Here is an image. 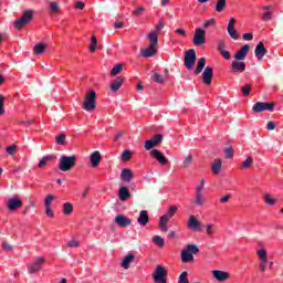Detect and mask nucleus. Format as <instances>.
I'll return each instance as SVG.
<instances>
[{"label":"nucleus","instance_id":"f257e3e1","mask_svg":"<svg viewBox=\"0 0 283 283\" xmlns=\"http://www.w3.org/2000/svg\"><path fill=\"white\" fill-rule=\"evenodd\" d=\"M200 253V248L197 244H187L186 249L181 251V262L187 264L193 262V255Z\"/></svg>","mask_w":283,"mask_h":283},{"label":"nucleus","instance_id":"f03ea898","mask_svg":"<svg viewBox=\"0 0 283 283\" xmlns=\"http://www.w3.org/2000/svg\"><path fill=\"white\" fill-rule=\"evenodd\" d=\"M76 160H77L76 155H72V156L61 155L60 164H59L60 171H70L71 169H74V167H76Z\"/></svg>","mask_w":283,"mask_h":283},{"label":"nucleus","instance_id":"7ed1b4c3","mask_svg":"<svg viewBox=\"0 0 283 283\" xmlns=\"http://www.w3.org/2000/svg\"><path fill=\"white\" fill-rule=\"evenodd\" d=\"M176 211H178V207L171 206L168 211L160 217L159 219V229L164 232L167 233L169 231V228H167V223L169 222V219L176 216Z\"/></svg>","mask_w":283,"mask_h":283},{"label":"nucleus","instance_id":"20e7f679","mask_svg":"<svg viewBox=\"0 0 283 283\" xmlns=\"http://www.w3.org/2000/svg\"><path fill=\"white\" fill-rule=\"evenodd\" d=\"M82 109L85 112H94V109H96V92L94 90H91L86 94Z\"/></svg>","mask_w":283,"mask_h":283},{"label":"nucleus","instance_id":"39448f33","mask_svg":"<svg viewBox=\"0 0 283 283\" xmlns=\"http://www.w3.org/2000/svg\"><path fill=\"white\" fill-rule=\"evenodd\" d=\"M167 269L163 265H157L153 272V280L155 283H167Z\"/></svg>","mask_w":283,"mask_h":283},{"label":"nucleus","instance_id":"423d86ee","mask_svg":"<svg viewBox=\"0 0 283 283\" xmlns=\"http://www.w3.org/2000/svg\"><path fill=\"white\" fill-rule=\"evenodd\" d=\"M192 43L197 48H200V45H205V43H207V31L205 29L197 28L195 30Z\"/></svg>","mask_w":283,"mask_h":283},{"label":"nucleus","instance_id":"0eeeda50","mask_svg":"<svg viewBox=\"0 0 283 283\" xmlns=\"http://www.w3.org/2000/svg\"><path fill=\"white\" fill-rule=\"evenodd\" d=\"M43 264H45V259L43 256H39L35 261L27 264V270L29 275H34V273H39L41 269H43Z\"/></svg>","mask_w":283,"mask_h":283},{"label":"nucleus","instance_id":"6e6552de","mask_svg":"<svg viewBox=\"0 0 283 283\" xmlns=\"http://www.w3.org/2000/svg\"><path fill=\"white\" fill-rule=\"evenodd\" d=\"M33 12L34 11H32V10L24 11L23 17H21L20 19H17L13 22L17 30H22L24 25H28V23H30V21H32Z\"/></svg>","mask_w":283,"mask_h":283},{"label":"nucleus","instance_id":"1a4fd4ad","mask_svg":"<svg viewBox=\"0 0 283 283\" xmlns=\"http://www.w3.org/2000/svg\"><path fill=\"white\" fill-rule=\"evenodd\" d=\"M256 255L259 258V269L261 273H264L266 271V264H269V254L265 249H260L256 251Z\"/></svg>","mask_w":283,"mask_h":283},{"label":"nucleus","instance_id":"9d476101","mask_svg":"<svg viewBox=\"0 0 283 283\" xmlns=\"http://www.w3.org/2000/svg\"><path fill=\"white\" fill-rule=\"evenodd\" d=\"M196 50L190 49L188 51H186V55H185V66L187 70H193L195 65H196Z\"/></svg>","mask_w":283,"mask_h":283},{"label":"nucleus","instance_id":"9b49d317","mask_svg":"<svg viewBox=\"0 0 283 283\" xmlns=\"http://www.w3.org/2000/svg\"><path fill=\"white\" fill-rule=\"evenodd\" d=\"M255 114H260V112H273L275 109V104L266 103V102H258L252 107Z\"/></svg>","mask_w":283,"mask_h":283},{"label":"nucleus","instance_id":"f8f14e48","mask_svg":"<svg viewBox=\"0 0 283 283\" xmlns=\"http://www.w3.org/2000/svg\"><path fill=\"white\" fill-rule=\"evenodd\" d=\"M247 71V63L242 60H234L231 63V72L232 74H242V72Z\"/></svg>","mask_w":283,"mask_h":283},{"label":"nucleus","instance_id":"ddd939ff","mask_svg":"<svg viewBox=\"0 0 283 283\" xmlns=\"http://www.w3.org/2000/svg\"><path fill=\"white\" fill-rule=\"evenodd\" d=\"M23 207V201L17 197L9 198L7 200V208L9 211H17V209H21Z\"/></svg>","mask_w":283,"mask_h":283},{"label":"nucleus","instance_id":"4468645a","mask_svg":"<svg viewBox=\"0 0 283 283\" xmlns=\"http://www.w3.org/2000/svg\"><path fill=\"white\" fill-rule=\"evenodd\" d=\"M115 224L122 229H125L127 227H132V219L127 218L125 214H117L115 217Z\"/></svg>","mask_w":283,"mask_h":283},{"label":"nucleus","instance_id":"2eb2a0df","mask_svg":"<svg viewBox=\"0 0 283 283\" xmlns=\"http://www.w3.org/2000/svg\"><path fill=\"white\" fill-rule=\"evenodd\" d=\"M188 229H190V231H202V223L196 216L191 214L188 220Z\"/></svg>","mask_w":283,"mask_h":283},{"label":"nucleus","instance_id":"dca6fc26","mask_svg":"<svg viewBox=\"0 0 283 283\" xmlns=\"http://www.w3.org/2000/svg\"><path fill=\"white\" fill-rule=\"evenodd\" d=\"M150 156L151 158H155V160H157V163H159V165H161L163 167H165V165L169 163V159H167V157H165V155H163L158 149H151Z\"/></svg>","mask_w":283,"mask_h":283},{"label":"nucleus","instance_id":"f3484780","mask_svg":"<svg viewBox=\"0 0 283 283\" xmlns=\"http://www.w3.org/2000/svg\"><path fill=\"white\" fill-rule=\"evenodd\" d=\"M228 34L234 41H238V31H235V18H231L228 22Z\"/></svg>","mask_w":283,"mask_h":283},{"label":"nucleus","instance_id":"a211bd4d","mask_svg":"<svg viewBox=\"0 0 283 283\" xmlns=\"http://www.w3.org/2000/svg\"><path fill=\"white\" fill-rule=\"evenodd\" d=\"M249 50H251L249 44H244L243 46H241V49L234 54V60L244 61L247 59V55L249 54Z\"/></svg>","mask_w":283,"mask_h":283},{"label":"nucleus","instance_id":"6ab92c4d","mask_svg":"<svg viewBox=\"0 0 283 283\" xmlns=\"http://www.w3.org/2000/svg\"><path fill=\"white\" fill-rule=\"evenodd\" d=\"M202 81H203L205 85H211V81H213V69L207 66L203 70Z\"/></svg>","mask_w":283,"mask_h":283},{"label":"nucleus","instance_id":"aec40b11","mask_svg":"<svg viewBox=\"0 0 283 283\" xmlns=\"http://www.w3.org/2000/svg\"><path fill=\"white\" fill-rule=\"evenodd\" d=\"M212 277H214V280H217V282H227V280H229V272L213 270Z\"/></svg>","mask_w":283,"mask_h":283},{"label":"nucleus","instance_id":"412c9836","mask_svg":"<svg viewBox=\"0 0 283 283\" xmlns=\"http://www.w3.org/2000/svg\"><path fill=\"white\" fill-rule=\"evenodd\" d=\"M119 178L123 182H132L134 179V172L129 168H124L119 175Z\"/></svg>","mask_w":283,"mask_h":283},{"label":"nucleus","instance_id":"4be33fe9","mask_svg":"<svg viewBox=\"0 0 283 283\" xmlns=\"http://www.w3.org/2000/svg\"><path fill=\"white\" fill-rule=\"evenodd\" d=\"M266 48H264V43L259 42L255 46L254 54L258 59V61H262L264 59V55L266 54Z\"/></svg>","mask_w":283,"mask_h":283},{"label":"nucleus","instance_id":"5701e85b","mask_svg":"<svg viewBox=\"0 0 283 283\" xmlns=\"http://www.w3.org/2000/svg\"><path fill=\"white\" fill-rule=\"evenodd\" d=\"M132 198V192H129V189L127 187H120L118 190V199L120 202H126V200H129Z\"/></svg>","mask_w":283,"mask_h":283},{"label":"nucleus","instance_id":"b1692460","mask_svg":"<svg viewBox=\"0 0 283 283\" xmlns=\"http://www.w3.org/2000/svg\"><path fill=\"white\" fill-rule=\"evenodd\" d=\"M137 222L138 224H140V227H147V224H149V213L147 212V210H142L139 212Z\"/></svg>","mask_w":283,"mask_h":283},{"label":"nucleus","instance_id":"393cba45","mask_svg":"<svg viewBox=\"0 0 283 283\" xmlns=\"http://www.w3.org/2000/svg\"><path fill=\"white\" fill-rule=\"evenodd\" d=\"M134 260H136V255H134L133 253L127 254L120 263L122 269H125V271H127V269L132 266V262H134Z\"/></svg>","mask_w":283,"mask_h":283},{"label":"nucleus","instance_id":"a878e982","mask_svg":"<svg viewBox=\"0 0 283 283\" xmlns=\"http://www.w3.org/2000/svg\"><path fill=\"white\" fill-rule=\"evenodd\" d=\"M101 151L95 150L91 154L90 160L92 167H98L101 165Z\"/></svg>","mask_w":283,"mask_h":283},{"label":"nucleus","instance_id":"bb28decb","mask_svg":"<svg viewBox=\"0 0 283 283\" xmlns=\"http://www.w3.org/2000/svg\"><path fill=\"white\" fill-rule=\"evenodd\" d=\"M125 82V78L123 76H118L109 86L111 92H118L120 87H123V83Z\"/></svg>","mask_w":283,"mask_h":283},{"label":"nucleus","instance_id":"cd10ccee","mask_svg":"<svg viewBox=\"0 0 283 283\" xmlns=\"http://www.w3.org/2000/svg\"><path fill=\"white\" fill-rule=\"evenodd\" d=\"M156 54H158V50H156V46H148L142 51V56L146 59L156 56Z\"/></svg>","mask_w":283,"mask_h":283},{"label":"nucleus","instance_id":"c85d7f7f","mask_svg":"<svg viewBox=\"0 0 283 283\" xmlns=\"http://www.w3.org/2000/svg\"><path fill=\"white\" fill-rule=\"evenodd\" d=\"M211 169H212V174H214V176H218V174H220V170L222 169V160L214 159V161L212 163Z\"/></svg>","mask_w":283,"mask_h":283},{"label":"nucleus","instance_id":"c756f323","mask_svg":"<svg viewBox=\"0 0 283 283\" xmlns=\"http://www.w3.org/2000/svg\"><path fill=\"white\" fill-rule=\"evenodd\" d=\"M48 50V44L45 43H38L33 46V54H43Z\"/></svg>","mask_w":283,"mask_h":283},{"label":"nucleus","instance_id":"7c9ffc66","mask_svg":"<svg viewBox=\"0 0 283 283\" xmlns=\"http://www.w3.org/2000/svg\"><path fill=\"white\" fill-rule=\"evenodd\" d=\"M205 65H207V59L201 57L199 59L198 63H197V69L195 70V74H201L202 70H205Z\"/></svg>","mask_w":283,"mask_h":283},{"label":"nucleus","instance_id":"2f4dec72","mask_svg":"<svg viewBox=\"0 0 283 283\" xmlns=\"http://www.w3.org/2000/svg\"><path fill=\"white\" fill-rule=\"evenodd\" d=\"M195 205H196V207L205 206V193L196 192Z\"/></svg>","mask_w":283,"mask_h":283},{"label":"nucleus","instance_id":"473e14b6","mask_svg":"<svg viewBox=\"0 0 283 283\" xmlns=\"http://www.w3.org/2000/svg\"><path fill=\"white\" fill-rule=\"evenodd\" d=\"M149 46L156 48L158 45V35L154 32L148 33Z\"/></svg>","mask_w":283,"mask_h":283},{"label":"nucleus","instance_id":"72a5a7b5","mask_svg":"<svg viewBox=\"0 0 283 283\" xmlns=\"http://www.w3.org/2000/svg\"><path fill=\"white\" fill-rule=\"evenodd\" d=\"M49 8L52 14H59L61 12V9L59 8V2L56 1L49 2Z\"/></svg>","mask_w":283,"mask_h":283},{"label":"nucleus","instance_id":"f704fd0d","mask_svg":"<svg viewBox=\"0 0 283 283\" xmlns=\"http://www.w3.org/2000/svg\"><path fill=\"white\" fill-rule=\"evenodd\" d=\"M227 8V0H218L214 7L216 12H224Z\"/></svg>","mask_w":283,"mask_h":283},{"label":"nucleus","instance_id":"c9c22d12","mask_svg":"<svg viewBox=\"0 0 283 283\" xmlns=\"http://www.w3.org/2000/svg\"><path fill=\"white\" fill-rule=\"evenodd\" d=\"M153 242L156 247H159V249H163V247H165V239H163V237L160 235H154Z\"/></svg>","mask_w":283,"mask_h":283},{"label":"nucleus","instance_id":"e433bc0d","mask_svg":"<svg viewBox=\"0 0 283 283\" xmlns=\"http://www.w3.org/2000/svg\"><path fill=\"white\" fill-rule=\"evenodd\" d=\"M72 211H74V206L71 202H65L63 205L64 216H71Z\"/></svg>","mask_w":283,"mask_h":283},{"label":"nucleus","instance_id":"4c0bfd02","mask_svg":"<svg viewBox=\"0 0 283 283\" xmlns=\"http://www.w3.org/2000/svg\"><path fill=\"white\" fill-rule=\"evenodd\" d=\"M263 200L269 207H274L275 205V199H273V196H271V193H265L263 196Z\"/></svg>","mask_w":283,"mask_h":283},{"label":"nucleus","instance_id":"58836bf2","mask_svg":"<svg viewBox=\"0 0 283 283\" xmlns=\"http://www.w3.org/2000/svg\"><path fill=\"white\" fill-rule=\"evenodd\" d=\"M53 158H54V156H52V155H46V156L42 157L38 167H40V168L45 167V165H48L49 160H53Z\"/></svg>","mask_w":283,"mask_h":283},{"label":"nucleus","instance_id":"ea45409f","mask_svg":"<svg viewBox=\"0 0 283 283\" xmlns=\"http://www.w3.org/2000/svg\"><path fill=\"white\" fill-rule=\"evenodd\" d=\"M252 166H253L252 157H247V159L241 165L242 169H250V167H252Z\"/></svg>","mask_w":283,"mask_h":283},{"label":"nucleus","instance_id":"a19ab883","mask_svg":"<svg viewBox=\"0 0 283 283\" xmlns=\"http://www.w3.org/2000/svg\"><path fill=\"white\" fill-rule=\"evenodd\" d=\"M120 72H123V64H116L111 71V76H116Z\"/></svg>","mask_w":283,"mask_h":283},{"label":"nucleus","instance_id":"79ce46f5","mask_svg":"<svg viewBox=\"0 0 283 283\" xmlns=\"http://www.w3.org/2000/svg\"><path fill=\"white\" fill-rule=\"evenodd\" d=\"M154 83H165V77L158 73H154L153 76H151Z\"/></svg>","mask_w":283,"mask_h":283},{"label":"nucleus","instance_id":"37998d69","mask_svg":"<svg viewBox=\"0 0 283 283\" xmlns=\"http://www.w3.org/2000/svg\"><path fill=\"white\" fill-rule=\"evenodd\" d=\"M205 185H207V180L201 179L200 184L196 187V193H203L202 191H205Z\"/></svg>","mask_w":283,"mask_h":283},{"label":"nucleus","instance_id":"c03bdc74","mask_svg":"<svg viewBox=\"0 0 283 283\" xmlns=\"http://www.w3.org/2000/svg\"><path fill=\"white\" fill-rule=\"evenodd\" d=\"M130 158H132V151L124 150L122 156H120L122 163H127V160H129Z\"/></svg>","mask_w":283,"mask_h":283},{"label":"nucleus","instance_id":"a18cd8bd","mask_svg":"<svg viewBox=\"0 0 283 283\" xmlns=\"http://www.w3.org/2000/svg\"><path fill=\"white\" fill-rule=\"evenodd\" d=\"M96 45H98V41L96 40V35H93L91 38L90 52H96Z\"/></svg>","mask_w":283,"mask_h":283},{"label":"nucleus","instance_id":"49530a36","mask_svg":"<svg viewBox=\"0 0 283 283\" xmlns=\"http://www.w3.org/2000/svg\"><path fill=\"white\" fill-rule=\"evenodd\" d=\"M191 163H193V157L191 155H188L182 163V167L187 169L188 167H190Z\"/></svg>","mask_w":283,"mask_h":283},{"label":"nucleus","instance_id":"de8ad7c7","mask_svg":"<svg viewBox=\"0 0 283 283\" xmlns=\"http://www.w3.org/2000/svg\"><path fill=\"white\" fill-rule=\"evenodd\" d=\"M52 200H54V196L48 195L44 199V206L45 208L52 207Z\"/></svg>","mask_w":283,"mask_h":283},{"label":"nucleus","instance_id":"09e8293b","mask_svg":"<svg viewBox=\"0 0 283 283\" xmlns=\"http://www.w3.org/2000/svg\"><path fill=\"white\" fill-rule=\"evenodd\" d=\"M187 275V272H182L179 275L178 283H189V277Z\"/></svg>","mask_w":283,"mask_h":283},{"label":"nucleus","instance_id":"8fccbe9b","mask_svg":"<svg viewBox=\"0 0 283 283\" xmlns=\"http://www.w3.org/2000/svg\"><path fill=\"white\" fill-rule=\"evenodd\" d=\"M262 21H271L273 19V12L266 11L261 17Z\"/></svg>","mask_w":283,"mask_h":283},{"label":"nucleus","instance_id":"3c124183","mask_svg":"<svg viewBox=\"0 0 283 283\" xmlns=\"http://www.w3.org/2000/svg\"><path fill=\"white\" fill-rule=\"evenodd\" d=\"M143 12H145V7H137L133 11V17H140V14H143Z\"/></svg>","mask_w":283,"mask_h":283},{"label":"nucleus","instance_id":"603ef678","mask_svg":"<svg viewBox=\"0 0 283 283\" xmlns=\"http://www.w3.org/2000/svg\"><path fill=\"white\" fill-rule=\"evenodd\" d=\"M241 92L243 96H249V94H251V84H247L245 86H243L241 88Z\"/></svg>","mask_w":283,"mask_h":283},{"label":"nucleus","instance_id":"864d4df0","mask_svg":"<svg viewBox=\"0 0 283 283\" xmlns=\"http://www.w3.org/2000/svg\"><path fill=\"white\" fill-rule=\"evenodd\" d=\"M151 142L155 143V146L160 145V143H163V135L161 134L155 135Z\"/></svg>","mask_w":283,"mask_h":283},{"label":"nucleus","instance_id":"5fc2aeb1","mask_svg":"<svg viewBox=\"0 0 283 283\" xmlns=\"http://www.w3.org/2000/svg\"><path fill=\"white\" fill-rule=\"evenodd\" d=\"M154 147H156V144L151 139L146 140L145 149H147L149 151V150L154 149Z\"/></svg>","mask_w":283,"mask_h":283},{"label":"nucleus","instance_id":"6e6d98bb","mask_svg":"<svg viewBox=\"0 0 283 283\" xmlns=\"http://www.w3.org/2000/svg\"><path fill=\"white\" fill-rule=\"evenodd\" d=\"M4 101H6V97L0 95V116H3L6 114V108L3 107Z\"/></svg>","mask_w":283,"mask_h":283},{"label":"nucleus","instance_id":"4d7b16f0","mask_svg":"<svg viewBox=\"0 0 283 283\" xmlns=\"http://www.w3.org/2000/svg\"><path fill=\"white\" fill-rule=\"evenodd\" d=\"M203 28H211V25H216V19H209V20H206L205 22H203Z\"/></svg>","mask_w":283,"mask_h":283},{"label":"nucleus","instance_id":"13d9d810","mask_svg":"<svg viewBox=\"0 0 283 283\" xmlns=\"http://www.w3.org/2000/svg\"><path fill=\"white\" fill-rule=\"evenodd\" d=\"M7 154H9V156H14V154H17V146L11 145V146L7 147Z\"/></svg>","mask_w":283,"mask_h":283},{"label":"nucleus","instance_id":"bf43d9fd","mask_svg":"<svg viewBox=\"0 0 283 283\" xmlns=\"http://www.w3.org/2000/svg\"><path fill=\"white\" fill-rule=\"evenodd\" d=\"M55 142L57 143V145H65V134H61L60 136H57L55 138Z\"/></svg>","mask_w":283,"mask_h":283},{"label":"nucleus","instance_id":"052dcab7","mask_svg":"<svg viewBox=\"0 0 283 283\" xmlns=\"http://www.w3.org/2000/svg\"><path fill=\"white\" fill-rule=\"evenodd\" d=\"M165 28V21L159 20V22L155 25L156 32H161V30Z\"/></svg>","mask_w":283,"mask_h":283},{"label":"nucleus","instance_id":"680f3d73","mask_svg":"<svg viewBox=\"0 0 283 283\" xmlns=\"http://www.w3.org/2000/svg\"><path fill=\"white\" fill-rule=\"evenodd\" d=\"M221 56H223V59H226V61H231V53L229 51H221Z\"/></svg>","mask_w":283,"mask_h":283},{"label":"nucleus","instance_id":"e2e57ef3","mask_svg":"<svg viewBox=\"0 0 283 283\" xmlns=\"http://www.w3.org/2000/svg\"><path fill=\"white\" fill-rule=\"evenodd\" d=\"M226 158H233V148L224 149Z\"/></svg>","mask_w":283,"mask_h":283},{"label":"nucleus","instance_id":"0e129e2a","mask_svg":"<svg viewBox=\"0 0 283 283\" xmlns=\"http://www.w3.org/2000/svg\"><path fill=\"white\" fill-rule=\"evenodd\" d=\"M224 48H226L224 41H219L218 45H217L218 52H220V53L224 52Z\"/></svg>","mask_w":283,"mask_h":283},{"label":"nucleus","instance_id":"69168bd1","mask_svg":"<svg viewBox=\"0 0 283 283\" xmlns=\"http://www.w3.org/2000/svg\"><path fill=\"white\" fill-rule=\"evenodd\" d=\"M206 233L207 235H213V224H207L206 227Z\"/></svg>","mask_w":283,"mask_h":283},{"label":"nucleus","instance_id":"338daca9","mask_svg":"<svg viewBox=\"0 0 283 283\" xmlns=\"http://www.w3.org/2000/svg\"><path fill=\"white\" fill-rule=\"evenodd\" d=\"M45 214L48 218H54V211L52 210V207L45 208Z\"/></svg>","mask_w":283,"mask_h":283},{"label":"nucleus","instance_id":"774afa93","mask_svg":"<svg viewBox=\"0 0 283 283\" xmlns=\"http://www.w3.org/2000/svg\"><path fill=\"white\" fill-rule=\"evenodd\" d=\"M229 200H231V195H227V196L220 198V199H219V202H220L221 205H226V202H229Z\"/></svg>","mask_w":283,"mask_h":283}]
</instances>
